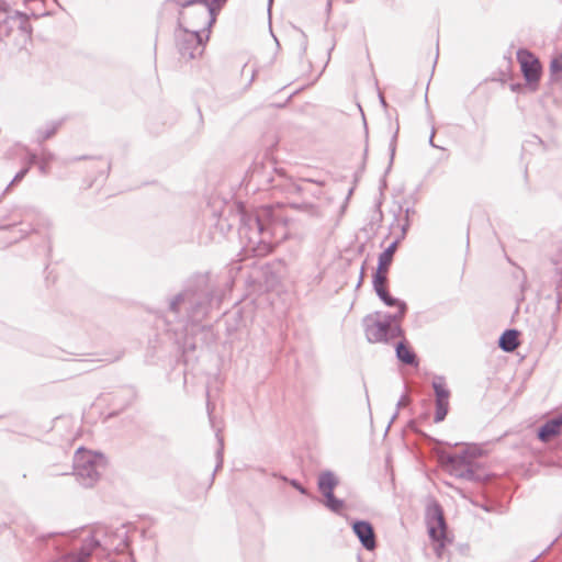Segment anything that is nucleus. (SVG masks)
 <instances>
[{
    "label": "nucleus",
    "instance_id": "obj_12",
    "mask_svg": "<svg viewBox=\"0 0 562 562\" xmlns=\"http://www.w3.org/2000/svg\"><path fill=\"white\" fill-rule=\"evenodd\" d=\"M20 20L16 11L10 10L7 5L0 4V26L4 24L15 23Z\"/></svg>",
    "mask_w": 562,
    "mask_h": 562
},
{
    "label": "nucleus",
    "instance_id": "obj_8",
    "mask_svg": "<svg viewBox=\"0 0 562 562\" xmlns=\"http://www.w3.org/2000/svg\"><path fill=\"white\" fill-rule=\"evenodd\" d=\"M562 427V417L549 420L539 430V438L542 441H549L551 438L559 435Z\"/></svg>",
    "mask_w": 562,
    "mask_h": 562
},
{
    "label": "nucleus",
    "instance_id": "obj_3",
    "mask_svg": "<svg viewBox=\"0 0 562 562\" xmlns=\"http://www.w3.org/2000/svg\"><path fill=\"white\" fill-rule=\"evenodd\" d=\"M366 335L369 341L380 342L384 341L390 337L402 335V330L398 326L392 327L391 322H381L373 317L368 318Z\"/></svg>",
    "mask_w": 562,
    "mask_h": 562
},
{
    "label": "nucleus",
    "instance_id": "obj_15",
    "mask_svg": "<svg viewBox=\"0 0 562 562\" xmlns=\"http://www.w3.org/2000/svg\"><path fill=\"white\" fill-rule=\"evenodd\" d=\"M435 393H436V401L443 400L449 401L450 392L446 387V385L441 382H436L434 384Z\"/></svg>",
    "mask_w": 562,
    "mask_h": 562
},
{
    "label": "nucleus",
    "instance_id": "obj_4",
    "mask_svg": "<svg viewBox=\"0 0 562 562\" xmlns=\"http://www.w3.org/2000/svg\"><path fill=\"white\" fill-rule=\"evenodd\" d=\"M103 461V456L100 453H93L88 450L79 449L75 457V468L79 474L92 476V472L88 468L94 469V467Z\"/></svg>",
    "mask_w": 562,
    "mask_h": 562
},
{
    "label": "nucleus",
    "instance_id": "obj_20",
    "mask_svg": "<svg viewBox=\"0 0 562 562\" xmlns=\"http://www.w3.org/2000/svg\"><path fill=\"white\" fill-rule=\"evenodd\" d=\"M270 211H271V207H270V206L261 207V209H260V213H259V215H258V216H259V217H261V216H263L265 214L270 213Z\"/></svg>",
    "mask_w": 562,
    "mask_h": 562
},
{
    "label": "nucleus",
    "instance_id": "obj_17",
    "mask_svg": "<svg viewBox=\"0 0 562 562\" xmlns=\"http://www.w3.org/2000/svg\"><path fill=\"white\" fill-rule=\"evenodd\" d=\"M393 261V257L387 254L382 252L379 257V265L376 269L389 271L391 263Z\"/></svg>",
    "mask_w": 562,
    "mask_h": 562
},
{
    "label": "nucleus",
    "instance_id": "obj_22",
    "mask_svg": "<svg viewBox=\"0 0 562 562\" xmlns=\"http://www.w3.org/2000/svg\"><path fill=\"white\" fill-rule=\"evenodd\" d=\"M191 21H193V22H198V21H199V16H198L196 14H193V15L191 16Z\"/></svg>",
    "mask_w": 562,
    "mask_h": 562
},
{
    "label": "nucleus",
    "instance_id": "obj_2",
    "mask_svg": "<svg viewBox=\"0 0 562 562\" xmlns=\"http://www.w3.org/2000/svg\"><path fill=\"white\" fill-rule=\"evenodd\" d=\"M517 60L525 80L536 89L542 74L539 59L529 50L520 49L517 52Z\"/></svg>",
    "mask_w": 562,
    "mask_h": 562
},
{
    "label": "nucleus",
    "instance_id": "obj_13",
    "mask_svg": "<svg viewBox=\"0 0 562 562\" xmlns=\"http://www.w3.org/2000/svg\"><path fill=\"white\" fill-rule=\"evenodd\" d=\"M387 274L389 271L376 269L373 278V286L376 293L387 289Z\"/></svg>",
    "mask_w": 562,
    "mask_h": 562
},
{
    "label": "nucleus",
    "instance_id": "obj_1",
    "mask_svg": "<svg viewBox=\"0 0 562 562\" xmlns=\"http://www.w3.org/2000/svg\"><path fill=\"white\" fill-rule=\"evenodd\" d=\"M181 7L179 22L183 27L177 35L180 61L189 63L204 52L203 33L207 32L215 18L207 0L178 1Z\"/></svg>",
    "mask_w": 562,
    "mask_h": 562
},
{
    "label": "nucleus",
    "instance_id": "obj_16",
    "mask_svg": "<svg viewBox=\"0 0 562 562\" xmlns=\"http://www.w3.org/2000/svg\"><path fill=\"white\" fill-rule=\"evenodd\" d=\"M551 75L559 78L562 74V55L552 59L550 64Z\"/></svg>",
    "mask_w": 562,
    "mask_h": 562
},
{
    "label": "nucleus",
    "instance_id": "obj_11",
    "mask_svg": "<svg viewBox=\"0 0 562 562\" xmlns=\"http://www.w3.org/2000/svg\"><path fill=\"white\" fill-rule=\"evenodd\" d=\"M336 484L337 481L333 474L323 473L319 475L318 487L324 495L333 493V490L336 486Z\"/></svg>",
    "mask_w": 562,
    "mask_h": 562
},
{
    "label": "nucleus",
    "instance_id": "obj_9",
    "mask_svg": "<svg viewBox=\"0 0 562 562\" xmlns=\"http://www.w3.org/2000/svg\"><path fill=\"white\" fill-rule=\"evenodd\" d=\"M519 346L518 333L516 330H506L499 338V347L512 352Z\"/></svg>",
    "mask_w": 562,
    "mask_h": 562
},
{
    "label": "nucleus",
    "instance_id": "obj_19",
    "mask_svg": "<svg viewBox=\"0 0 562 562\" xmlns=\"http://www.w3.org/2000/svg\"><path fill=\"white\" fill-rule=\"evenodd\" d=\"M397 249V241L392 243L383 252L394 257V254Z\"/></svg>",
    "mask_w": 562,
    "mask_h": 562
},
{
    "label": "nucleus",
    "instance_id": "obj_21",
    "mask_svg": "<svg viewBox=\"0 0 562 562\" xmlns=\"http://www.w3.org/2000/svg\"><path fill=\"white\" fill-rule=\"evenodd\" d=\"M292 484H293V486H294L295 488H297V490H299V491H301L302 493H304V492H305V491H304V488H303V487H301V486H300L299 484H296L295 482H293Z\"/></svg>",
    "mask_w": 562,
    "mask_h": 562
},
{
    "label": "nucleus",
    "instance_id": "obj_7",
    "mask_svg": "<svg viewBox=\"0 0 562 562\" xmlns=\"http://www.w3.org/2000/svg\"><path fill=\"white\" fill-rule=\"evenodd\" d=\"M379 295V297L389 306H396L398 308V313L395 314L393 317H392V322H400L403 319L405 313H406V304L402 301H398L396 299H393L387 289L386 290H383V291H380L376 293Z\"/></svg>",
    "mask_w": 562,
    "mask_h": 562
},
{
    "label": "nucleus",
    "instance_id": "obj_6",
    "mask_svg": "<svg viewBox=\"0 0 562 562\" xmlns=\"http://www.w3.org/2000/svg\"><path fill=\"white\" fill-rule=\"evenodd\" d=\"M353 532L357 535L362 546L367 550H374L375 543V533L371 524L367 521H356L352 525Z\"/></svg>",
    "mask_w": 562,
    "mask_h": 562
},
{
    "label": "nucleus",
    "instance_id": "obj_10",
    "mask_svg": "<svg viewBox=\"0 0 562 562\" xmlns=\"http://www.w3.org/2000/svg\"><path fill=\"white\" fill-rule=\"evenodd\" d=\"M396 355L397 358L406 364H417L416 355L406 341H402L397 345Z\"/></svg>",
    "mask_w": 562,
    "mask_h": 562
},
{
    "label": "nucleus",
    "instance_id": "obj_14",
    "mask_svg": "<svg viewBox=\"0 0 562 562\" xmlns=\"http://www.w3.org/2000/svg\"><path fill=\"white\" fill-rule=\"evenodd\" d=\"M449 409V401L439 400L436 401V414H435V422L440 423L442 422Z\"/></svg>",
    "mask_w": 562,
    "mask_h": 562
},
{
    "label": "nucleus",
    "instance_id": "obj_5",
    "mask_svg": "<svg viewBox=\"0 0 562 562\" xmlns=\"http://www.w3.org/2000/svg\"><path fill=\"white\" fill-rule=\"evenodd\" d=\"M428 532L434 541V550L438 557H441L446 542V525L441 515L429 522Z\"/></svg>",
    "mask_w": 562,
    "mask_h": 562
},
{
    "label": "nucleus",
    "instance_id": "obj_18",
    "mask_svg": "<svg viewBox=\"0 0 562 562\" xmlns=\"http://www.w3.org/2000/svg\"><path fill=\"white\" fill-rule=\"evenodd\" d=\"M324 496L326 497L328 507H330L333 510L339 512L340 509H342V503L339 499H337L333 493L326 494Z\"/></svg>",
    "mask_w": 562,
    "mask_h": 562
}]
</instances>
